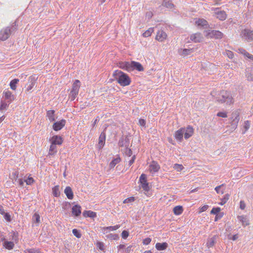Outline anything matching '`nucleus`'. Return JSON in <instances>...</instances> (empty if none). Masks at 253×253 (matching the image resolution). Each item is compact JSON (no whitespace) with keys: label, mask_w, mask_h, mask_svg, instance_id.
<instances>
[{"label":"nucleus","mask_w":253,"mask_h":253,"mask_svg":"<svg viewBox=\"0 0 253 253\" xmlns=\"http://www.w3.org/2000/svg\"><path fill=\"white\" fill-rule=\"evenodd\" d=\"M26 182L27 185H31L34 181L33 178L32 177H28L26 180L24 181Z\"/></svg>","instance_id":"49"},{"label":"nucleus","mask_w":253,"mask_h":253,"mask_svg":"<svg viewBox=\"0 0 253 253\" xmlns=\"http://www.w3.org/2000/svg\"><path fill=\"white\" fill-rule=\"evenodd\" d=\"M118 145L120 147H128V139L127 137L125 138H121L118 142Z\"/></svg>","instance_id":"20"},{"label":"nucleus","mask_w":253,"mask_h":253,"mask_svg":"<svg viewBox=\"0 0 253 253\" xmlns=\"http://www.w3.org/2000/svg\"><path fill=\"white\" fill-rule=\"evenodd\" d=\"M132 247V246H129L127 247L125 250V253H130Z\"/></svg>","instance_id":"63"},{"label":"nucleus","mask_w":253,"mask_h":253,"mask_svg":"<svg viewBox=\"0 0 253 253\" xmlns=\"http://www.w3.org/2000/svg\"><path fill=\"white\" fill-rule=\"evenodd\" d=\"M16 28L14 25H12L10 27H7L2 29L0 31V40L5 41L7 40L13 31H15Z\"/></svg>","instance_id":"3"},{"label":"nucleus","mask_w":253,"mask_h":253,"mask_svg":"<svg viewBox=\"0 0 253 253\" xmlns=\"http://www.w3.org/2000/svg\"><path fill=\"white\" fill-rule=\"evenodd\" d=\"M32 219L34 222L39 223L40 222V215L37 213H35L33 216Z\"/></svg>","instance_id":"38"},{"label":"nucleus","mask_w":253,"mask_h":253,"mask_svg":"<svg viewBox=\"0 0 253 253\" xmlns=\"http://www.w3.org/2000/svg\"><path fill=\"white\" fill-rule=\"evenodd\" d=\"M96 246L100 250L102 251H104V245L102 242H97L96 243Z\"/></svg>","instance_id":"43"},{"label":"nucleus","mask_w":253,"mask_h":253,"mask_svg":"<svg viewBox=\"0 0 253 253\" xmlns=\"http://www.w3.org/2000/svg\"><path fill=\"white\" fill-rule=\"evenodd\" d=\"M73 233L74 235L77 238H79V231L77 229H74L73 230Z\"/></svg>","instance_id":"57"},{"label":"nucleus","mask_w":253,"mask_h":253,"mask_svg":"<svg viewBox=\"0 0 253 253\" xmlns=\"http://www.w3.org/2000/svg\"><path fill=\"white\" fill-rule=\"evenodd\" d=\"M125 153L126 156L130 157L132 154V151L130 149L128 148V147H126L125 149Z\"/></svg>","instance_id":"44"},{"label":"nucleus","mask_w":253,"mask_h":253,"mask_svg":"<svg viewBox=\"0 0 253 253\" xmlns=\"http://www.w3.org/2000/svg\"><path fill=\"white\" fill-rule=\"evenodd\" d=\"M120 227L119 225H116L114 226H108V227H104L102 228V232L104 234H106L107 233L108 230H116L118 229Z\"/></svg>","instance_id":"26"},{"label":"nucleus","mask_w":253,"mask_h":253,"mask_svg":"<svg viewBox=\"0 0 253 253\" xmlns=\"http://www.w3.org/2000/svg\"><path fill=\"white\" fill-rule=\"evenodd\" d=\"M120 161H121V158L120 157H117V158L113 159L110 163L109 166H110V168H114L117 164L120 163Z\"/></svg>","instance_id":"34"},{"label":"nucleus","mask_w":253,"mask_h":253,"mask_svg":"<svg viewBox=\"0 0 253 253\" xmlns=\"http://www.w3.org/2000/svg\"><path fill=\"white\" fill-rule=\"evenodd\" d=\"M220 211V208H219V207H217V208H213L211 211V214H217L218 212H219Z\"/></svg>","instance_id":"48"},{"label":"nucleus","mask_w":253,"mask_h":253,"mask_svg":"<svg viewBox=\"0 0 253 253\" xmlns=\"http://www.w3.org/2000/svg\"><path fill=\"white\" fill-rule=\"evenodd\" d=\"M245 128L246 129V130H247V129H248L250 127V122L249 121H247L245 122Z\"/></svg>","instance_id":"60"},{"label":"nucleus","mask_w":253,"mask_h":253,"mask_svg":"<svg viewBox=\"0 0 253 253\" xmlns=\"http://www.w3.org/2000/svg\"><path fill=\"white\" fill-rule=\"evenodd\" d=\"M3 94V97L7 100L8 104H10L14 100V96L10 91L4 90Z\"/></svg>","instance_id":"10"},{"label":"nucleus","mask_w":253,"mask_h":253,"mask_svg":"<svg viewBox=\"0 0 253 253\" xmlns=\"http://www.w3.org/2000/svg\"><path fill=\"white\" fill-rule=\"evenodd\" d=\"M229 195L228 194L225 195L224 198L222 199L221 202L220 203V205H223L226 203L227 201L228 200Z\"/></svg>","instance_id":"50"},{"label":"nucleus","mask_w":253,"mask_h":253,"mask_svg":"<svg viewBox=\"0 0 253 253\" xmlns=\"http://www.w3.org/2000/svg\"><path fill=\"white\" fill-rule=\"evenodd\" d=\"M139 181L142 189L145 191H148L150 188L147 181L146 175L143 173L140 176Z\"/></svg>","instance_id":"7"},{"label":"nucleus","mask_w":253,"mask_h":253,"mask_svg":"<svg viewBox=\"0 0 253 253\" xmlns=\"http://www.w3.org/2000/svg\"><path fill=\"white\" fill-rule=\"evenodd\" d=\"M66 124L65 120H61L60 121L55 122L53 125L54 130L57 131L60 130Z\"/></svg>","instance_id":"11"},{"label":"nucleus","mask_w":253,"mask_h":253,"mask_svg":"<svg viewBox=\"0 0 253 253\" xmlns=\"http://www.w3.org/2000/svg\"><path fill=\"white\" fill-rule=\"evenodd\" d=\"M209 35L211 38H214L215 39H221L223 37V34L219 31L216 30H212Z\"/></svg>","instance_id":"17"},{"label":"nucleus","mask_w":253,"mask_h":253,"mask_svg":"<svg viewBox=\"0 0 253 253\" xmlns=\"http://www.w3.org/2000/svg\"><path fill=\"white\" fill-rule=\"evenodd\" d=\"M217 116L219 117L222 118H226L227 117V113L225 112H218L217 114Z\"/></svg>","instance_id":"52"},{"label":"nucleus","mask_w":253,"mask_h":253,"mask_svg":"<svg viewBox=\"0 0 253 253\" xmlns=\"http://www.w3.org/2000/svg\"><path fill=\"white\" fill-rule=\"evenodd\" d=\"M57 152V147L55 145L51 144L49 150V155H53Z\"/></svg>","instance_id":"35"},{"label":"nucleus","mask_w":253,"mask_h":253,"mask_svg":"<svg viewBox=\"0 0 253 253\" xmlns=\"http://www.w3.org/2000/svg\"><path fill=\"white\" fill-rule=\"evenodd\" d=\"M151 242V239L150 238H146L143 241V243L144 245H148Z\"/></svg>","instance_id":"55"},{"label":"nucleus","mask_w":253,"mask_h":253,"mask_svg":"<svg viewBox=\"0 0 253 253\" xmlns=\"http://www.w3.org/2000/svg\"><path fill=\"white\" fill-rule=\"evenodd\" d=\"M71 207V204L69 202H65L62 205V208L65 210H67Z\"/></svg>","instance_id":"47"},{"label":"nucleus","mask_w":253,"mask_h":253,"mask_svg":"<svg viewBox=\"0 0 253 253\" xmlns=\"http://www.w3.org/2000/svg\"><path fill=\"white\" fill-rule=\"evenodd\" d=\"M130 62H121L119 63V67L123 69L126 70L127 71H130Z\"/></svg>","instance_id":"18"},{"label":"nucleus","mask_w":253,"mask_h":253,"mask_svg":"<svg viewBox=\"0 0 253 253\" xmlns=\"http://www.w3.org/2000/svg\"><path fill=\"white\" fill-rule=\"evenodd\" d=\"M54 112V110H49L47 112L46 116L50 122H53L55 120Z\"/></svg>","instance_id":"27"},{"label":"nucleus","mask_w":253,"mask_h":253,"mask_svg":"<svg viewBox=\"0 0 253 253\" xmlns=\"http://www.w3.org/2000/svg\"><path fill=\"white\" fill-rule=\"evenodd\" d=\"M72 212L75 216L79 215V206L78 205H75L72 208Z\"/></svg>","instance_id":"37"},{"label":"nucleus","mask_w":253,"mask_h":253,"mask_svg":"<svg viewBox=\"0 0 253 253\" xmlns=\"http://www.w3.org/2000/svg\"><path fill=\"white\" fill-rule=\"evenodd\" d=\"M19 80L17 79H15L12 80L10 83V88L15 90L16 88V84L18 83Z\"/></svg>","instance_id":"36"},{"label":"nucleus","mask_w":253,"mask_h":253,"mask_svg":"<svg viewBox=\"0 0 253 253\" xmlns=\"http://www.w3.org/2000/svg\"><path fill=\"white\" fill-rule=\"evenodd\" d=\"M211 11H214V15L221 21L225 20L227 17L226 12L223 10H219V8H212Z\"/></svg>","instance_id":"6"},{"label":"nucleus","mask_w":253,"mask_h":253,"mask_svg":"<svg viewBox=\"0 0 253 253\" xmlns=\"http://www.w3.org/2000/svg\"><path fill=\"white\" fill-rule=\"evenodd\" d=\"M246 208V204L243 201H241L240 202V208L241 210H244Z\"/></svg>","instance_id":"56"},{"label":"nucleus","mask_w":253,"mask_h":253,"mask_svg":"<svg viewBox=\"0 0 253 253\" xmlns=\"http://www.w3.org/2000/svg\"><path fill=\"white\" fill-rule=\"evenodd\" d=\"M139 124L141 126H144L146 124V122L144 119H140L139 120Z\"/></svg>","instance_id":"59"},{"label":"nucleus","mask_w":253,"mask_h":253,"mask_svg":"<svg viewBox=\"0 0 253 253\" xmlns=\"http://www.w3.org/2000/svg\"><path fill=\"white\" fill-rule=\"evenodd\" d=\"M83 215L84 217H91L93 218L96 217V213L95 212L92 211H85L83 212Z\"/></svg>","instance_id":"23"},{"label":"nucleus","mask_w":253,"mask_h":253,"mask_svg":"<svg viewBox=\"0 0 253 253\" xmlns=\"http://www.w3.org/2000/svg\"><path fill=\"white\" fill-rule=\"evenodd\" d=\"M163 5L169 9H171L174 6V5L171 2V0H163Z\"/></svg>","instance_id":"28"},{"label":"nucleus","mask_w":253,"mask_h":253,"mask_svg":"<svg viewBox=\"0 0 253 253\" xmlns=\"http://www.w3.org/2000/svg\"><path fill=\"white\" fill-rule=\"evenodd\" d=\"M64 193L69 199H72L73 198V192L70 186H67L64 190Z\"/></svg>","instance_id":"21"},{"label":"nucleus","mask_w":253,"mask_h":253,"mask_svg":"<svg viewBox=\"0 0 253 253\" xmlns=\"http://www.w3.org/2000/svg\"><path fill=\"white\" fill-rule=\"evenodd\" d=\"M224 185V184H222L220 185H219L218 186H216L215 188V190L216 191V192H217V193H221L222 194L224 193V191L223 190H221L220 191V188L223 186Z\"/></svg>","instance_id":"46"},{"label":"nucleus","mask_w":253,"mask_h":253,"mask_svg":"<svg viewBox=\"0 0 253 253\" xmlns=\"http://www.w3.org/2000/svg\"><path fill=\"white\" fill-rule=\"evenodd\" d=\"M52 194L55 197H58L60 196L59 186L57 185L52 188Z\"/></svg>","instance_id":"32"},{"label":"nucleus","mask_w":253,"mask_h":253,"mask_svg":"<svg viewBox=\"0 0 253 253\" xmlns=\"http://www.w3.org/2000/svg\"><path fill=\"white\" fill-rule=\"evenodd\" d=\"M134 200V198L133 197H130L129 198H128L127 199H126L124 201V203H126L127 202V201H128V202H132Z\"/></svg>","instance_id":"64"},{"label":"nucleus","mask_w":253,"mask_h":253,"mask_svg":"<svg viewBox=\"0 0 253 253\" xmlns=\"http://www.w3.org/2000/svg\"><path fill=\"white\" fill-rule=\"evenodd\" d=\"M113 76L121 85L126 86L130 84V78L126 74L121 71H115L113 73Z\"/></svg>","instance_id":"1"},{"label":"nucleus","mask_w":253,"mask_h":253,"mask_svg":"<svg viewBox=\"0 0 253 253\" xmlns=\"http://www.w3.org/2000/svg\"><path fill=\"white\" fill-rule=\"evenodd\" d=\"M237 218L238 220L242 222L243 226H246L249 225V221L246 216L241 215L238 216Z\"/></svg>","instance_id":"25"},{"label":"nucleus","mask_w":253,"mask_h":253,"mask_svg":"<svg viewBox=\"0 0 253 253\" xmlns=\"http://www.w3.org/2000/svg\"><path fill=\"white\" fill-rule=\"evenodd\" d=\"M130 71L133 70L134 69H136L138 71H143L144 70V68L142 65L137 62L135 61H131L130 63Z\"/></svg>","instance_id":"9"},{"label":"nucleus","mask_w":253,"mask_h":253,"mask_svg":"<svg viewBox=\"0 0 253 253\" xmlns=\"http://www.w3.org/2000/svg\"><path fill=\"white\" fill-rule=\"evenodd\" d=\"M173 211L175 214L179 215L183 211V208L180 206H176L173 208Z\"/></svg>","instance_id":"29"},{"label":"nucleus","mask_w":253,"mask_h":253,"mask_svg":"<svg viewBox=\"0 0 253 253\" xmlns=\"http://www.w3.org/2000/svg\"><path fill=\"white\" fill-rule=\"evenodd\" d=\"M184 167L182 165L175 164L174 165L173 169L177 171H180L183 169Z\"/></svg>","instance_id":"42"},{"label":"nucleus","mask_w":253,"mask_h":253,"mask_svg":"<svg viewBox=\"0 0 253 253\" xmlns=\"http://www.w3.org/2000/svg\"><path fill=\"white\" fill-rule=\"evenodd\" d=\"M167 38V34L163 31H159L156 37V39L159 42H163Z\"/></svg>","instance_id":"16"},{"label":"nucleus","mask_w":253,"mask_h":253,"mask_svg":"<svg viewBox=\"0 0 253 253\" xmlns=\"http://www.w3.org/2000/svg\"><path fill=\"white\" fill-rule=\"evenodd\" d=\"M153 16V13L151 11H149V12H147L146 14V17H147L148 19H150Z\"/></svg>","instance_id":"61"},{"label":"nucleus","mask_w":253,"mask_h":253,"mask_svg":"<svg viewBox=\"0 0 253 253\" xmlns=\"http://www.w3.org/2000/svg\"><path fill=\"white\" fill-rule=\"evenodd\" d=\"M203 37L201 34L196 33L190 36V40L195 42H200L202 41Z\"/></svg>","instance_id":"15"},{"label":"nucleus","mask_w":253,"mask_h":253,"mask_svg":"<svg viewBox=\"0 0 253 253\" xmlns=\"http://www.w3.org/2000/svg\"><path fill=\"white\" fill-rule=\"evenodd\" d=\"M135 158H136L135 155H133L131 159L128 162V165L129 166H130L131 165H132V164L134 162Z\"/></svg>","instance_id":"58"},{"label":"nucleus","mask_w":253,"mask_h":253,"mask_svg":"<svg viewBox=\"0 0 253 253\" xmlns=\"http://www.w3.org/2000/svg\"><path fill=\"white\" fill-rule=\"evenodd\" d=\"M37 78L35 76H31L29 78L28 82L26 84V91H30L35 85Z\"/></svg>","instance_id":"8"},{"label":"nucleus","mask_w":253,"mask_h":253,"mask_svg":"<svg viewBox=\"0 0 253 253\" xmlns=\"http://www.w3.org/2000/svg\"><path fill=\"white\" fill-rule=\"evenodd\" d=\"M128 232L126 230H124L122 233V237L124 239H126L128 236Z\"/></svg>","instance_id":"54"},{"label":"nucleus","mask_w":253,"mask_h":253,"mask_svg":"<svg viewBox=\"0 0 253 253\" xmlns=\"http://www.w3.org/2000/svg\"><path fill=\"white\" fill-rule=\"evenodd\" d=\"M3 214H4V217L6 220H7V221H11V216L8 213L4 212Z\"/></svg>","instance_id":"51"},{"label":"nucleus","mask_w":253,"mask_h":253,"mask_svg":"<svg viewBox=\"0 0 253 253\" xmlns=\"http://www.w3.org/2000/svg\"><path fill=\"white\" fill-rule=\"evenodd\" d=\"M160 168V167L158 164L155 161H153L149 166V169L151 172H157Z\"/></svg>","instance_id":"19"},{"label":"nucleus","mask_w":253,"mask_h":253,"mask_svg":"<svg viewBox=\"0 0 253 253\" xmlns=\"http://www.w3.org/2000/svg\"><path fill=\"white\" fill-rule=\"evenodd\" d=\"M25 253H40V251L39 249H28L24 251Z\"/></svg>","instance_id":"40"},{"label":"nucleus","mask_w":253,"mask_h":253,"mask_svg":"<svg viewBox=\"0 0 253 253\" xmlns=\"http://www.w3.org/2000/svg\"><path fill=\"white\" fill-rule=\"evenodd\" d=\"M192 49H183L179 50V53L182 55L186 56L189 55L192 52Z\"/></svg>","instance_id":"30"},{"label":"nucleus","mask_w":253,"mask_h":253,"mask_svg":"<svg viewBox=\"0 0 253 253\" xmlns=\"http://www.w3.org/2000/svg\"><path fill=\"white\" fill-rule=\"evenodd\" d=\"M215 238L214 237L210 239L207 242V245L209 247H212L214 244Z\"/></svg>","instance_id":"41"},{"label":"nucleus","mask_w":253,"mask_h":253,"mask_svg":"<svg viewBox=\"0 0 253 253\" xmlns=\"http://www.w3.org/2000/svg\"><path fill=\"white\" fill-rule=\"evenodd\" d=\"M193 133V128L192 126H188L186 129L185 128V131L184 132V138L186 139H188L189 138L192 136Z\"/></svg>","instance_id":"14"},{"label":"nucleus","mask_w":253,"mask_h":253,"mask_svg":"<svg viewBox=\"0 0 253 253\" xmlns=\"http://www.w3.org/2000/svg\"><path fill=\"white\" fill-rule=\"evenodd\" d=\"M9 104H8L7 102H2L0 106V110L1 111L6 109Z\"/></svg>","instance_id":"45"},{"label":"nucleus","mask_w":253,"mask_h":253,"mask_svg":"<svg viewBox=\"0 0 253 253\" xmlns=\"http://www.w3.org/2000/svg\"><path fill=\"white\" fill-rule=\"evenodd\" d=\"M153 28H150L143 34V36L144 37H149L150 36H151V34L153 32Z\"/></svg>","instance_id":"39"},{"label":"nucleus","mask_w":253,"mask_h":253,"mask_svg":"<svg viewBox=\"0 0 253 253\" xmlns=\"http://www.w3.org/2000/svg\"><path fill=\"white\" fill-rule=\"evenodd\" d=\"M195 23L198 26L204 27L208 25V22L204 19H199L195 22Z\"/></svg>","instance_id":"31"},{"label":"nucleus","mask_w":253,"mask_h":253,"mask_svg":"<svg viewBox=\"0 0 253 253\" xmlns=\"http://www.w3.org/2000/svg\"><path fill=\"white\" fill-rule=\"evenodd\" d=\"M241 36L245 40L248 42L253 41V30L245 29L242 31Z\"/></svg>","instance_id":"4"},{"label":"nucleus","mask_w":253,"mask_h":253,"mask_svg":"<svg viewBox=\"0 0 253 253\" xmlns=\"http://www.w3.org/2000/svg\"><path fill=\"white\" fill-rule=\"evenodd\" d=\"M62 143V138L57 135L54 136L51 139V144L54 145H61Z\"/></svg>","instance_id":"22"},{"label":"nucleus","mask_w":253,"mask_h":253,"mask_svg":"<svg viewBox=\"0 0 253 253\" xmlns=\"http://www.w3.org/2000/svg\"><path fill=\"white\" fill-rule=\"evenodd\" d=\"M237 51L239 53L244 54V53L246 50L242 48H239L238 49Z\"/></svg>","instance_id":"62"},{"label":"nucleus","mask_w":253,"mask_h":253,"mask_svg":"<svg viewBox=\"0 0 253 253\" xmlns=\"http://www.w3.org/2000/svg\"><path fill=\"white\" fill-rule=\"evenodd\" d=\"M4 246L8 250H11L13 248L14 244L13 242L11 241H5L4 242Z\"/></svg>","instance_id":"33"},{"label":"nucleus","mask_w":253,"mask_h":253,"mask_svg":"<svg viewBox=\"0 0 253 253\" xmlns=\"http://www.w3.org/2000/svg\"><path fill=\"white\" fill-rule=\"evenodd\" d=\"M168 247V244L165 242L163 243H157L155 247L158 251H163L166 250Z\"/></svg>","instance_id":"24"},{"label":"nucleus","mask_w":253,"mask_h":253,"mask_svg":"<svg viewBox=\"0 0 253 253\" xmlns=\"http://www.w3.org/2000/svg\"><path fill=\"white\" fill-rule=\"evenodd\" d=\"M184 131L185 128L184 127H181L176 131L174 134V137L175 139L181 142L183 139Z\"/></svg>","instance_id":"13"},{"label":"nucleus","mask_w":253,"mask_h":253,"mask_svg":"<svg viewBox=\"0 0 253 253\" xmlns=\"http://www.w3.org/2000/svg\"><path fill=\"white\" fill-rule=\"evenodd\" d=\"M106 135L104 132H101L99 137V141L97 144V148L100 150L105 144Z\"/></svg>","instance_id":"12"},{"label":"nucleus","mask_w":253,"mask_h":253,"mask_svg":"<svg viewBox=\"0 0 253 253\" xmlns=\"http://www.w3.org/2000/svg\"><path fill=\"white\" fill-rule=\"evenodd\" d=\"M226 55L230 59H232L234 57V53L231 51H226Z\"/></svg>","instance_id":"53"},{"label":"nucleus","mask_w":253,"mask_h":253,"mask_svg":"<svg viewBox=\"0 0 253 253\" xmlns=\"http://www.w3.org/2000/svg\"><path fill=\"white\" fill-rule=\"evenodd\" d=\"M79 83V81L77 80L75 81V83L73 85V87L71 91L70 92L69 95V98H70L71 101H73L75 99L76 96L78 95L79 91V87L78 86V84Z\"/></svg>","instance_id":"5"},{"label":"nucleus","mask_w":253,"mask_h":253,"mask_svg":"<svg viewBox=\"0 0 253 253\" xmlns=\"http://www.w3.org/2000/svg\"><path fill=\"white\" fill-rule=\"evenodd\" d=\"M215 100L219 103L226 102L227 104L229 105L233 103L232 96L227 91H221L215 97Z\"/></svg>","instance_id":"2"}]
</instances>
